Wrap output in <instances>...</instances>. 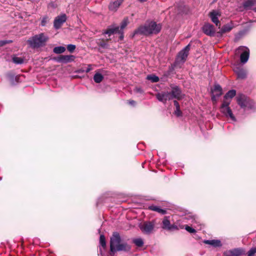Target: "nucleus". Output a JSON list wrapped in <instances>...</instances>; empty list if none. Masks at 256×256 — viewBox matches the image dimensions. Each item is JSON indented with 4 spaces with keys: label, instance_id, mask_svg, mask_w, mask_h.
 Returning a JSON list of instances; mask_svg holds the SVG:
<instances>
[{
    "label": "nucleus",
    "instance_id": "1",
    "mask_svg": "<svg viewBox=\"0 0 256 256\" xmlns=\"http://www.w3.org/2000/svg\"><path fill=\"white\" fill-rule=\"evenodd\" d=\"M162 26L160 24H157L154 22H150L146 24L144 26H140L134 30V35L143 34L148 36L158 34L161 30Z\"/></svg>",
    "mask_w": 256,
    "mask_h": 256
},
{
    "label": "nucleus",
    "instance_id": "2",
    "mask_svg": "<svg viewBox=\"0 0 256 256\" xmlns=\"http://www.w3.org/2000/svg\"><path fill=\"white\" fill-rule=\"evenodd\" d=\"M48 40V37L41 33L30 38L28 42L32 48H36L44 46Z\"/></svg>",
    "mask_w": 256,
    "mask_h": 256
},
{
    "label": "nucleus",
    "instance_id": "3",
    "mask_svg": "<svg viewBox=\"0 0 256 256\" xmlns=\"http://www.w3.org/2000/svg\"><path fill=\"white\" fill-rule=\"evenodd\" d=\"M237 102L238 105L242 108H248L252 109L254 106L253 102L250 98H248L244 94H240L236 97Z\"/></svg>",
    "mask_w": 256,
    "mask_h": 256
},
{
    "label": "nucleus",
    "instance_id": "4",
    "mask_svg": "<svg viewBox=\"0 0 256 256\" xmlns=\"http://www.w3.org/2000/svg\"><path fill=\"white\" fill-rule=\"evenodd\" d=\"M121 242V238L120 234L117 232L113 233L110 240V251L111 253L117 252V248Z\"/></svg>",
    "mask_w": 256,
    "mask_h": 256
},
{
    "label": "nucleus",
    "instance_id": "5",
    "mask_svg": "<svg viewBox=\"0 0 256 256\" xmlns=\"http://www.w3.org/2000/svg\"><path fill=\"white\" fill-rule=\"evenodd\" d=\"M156 224V220L146 221L140 226V228L144 234H149L152 232Z\"/></svg>",
    "mask_w": 256,
    "mask_h": 256
},
{
    "label": "nucleus",
    "instance_id": "6",
    "mask_svg": "<svg viewBox=\"0 0 256 256\" xmlns=\"http://www.w3.org/2000/svg\"><path fill=\"white\" fill-rule=\"evenodd\" d=\"M236 54H240V62L246 63L250 56V50L248 48L244 46H240L236 50Z\"/></svg>",
    "mask_w": 256,
    "mask_h": 256
},
{
    "label": "nucleus",
    "instance_id": "7",
    "mask_svg": "<svg viewBox=\"0 0 256 256\" xmlns=\"http://www.w3.org/2000/svg\"><path fill=\"white\" fill-rule=\"evenodd\" d=\"M230 104V101L224 100L221 106L220 111L226 116L230 118L233 121H236V119L229 107Z\"/></svg>",
    "mask_w": 256,
    "mask_h": 256
},
{
    "label": "nucleus",
    "instance_id": "8",
    "mask_svg": "<svg viewBox=\"0 0 256 256\" xmlns=\"http://www.w3.org/2000/svg\"><path fill=\"white\" fill-rule=\"evenodd\" d=\"M168 216H164L162 222V228L170 231L178 230L180 228L182 229L184 228L183 226H178L176 224H171Z\"/></svg>",
    "mask_w": 256,
    "mask_h": 256
},
{
    "label": "nucleus",
    "instance_id": "9",
    "mask_svg": "<svg viewBox=\"0 0 256 256\" xmlns=\"http://www.w3.org/2000/svg\"><path fill=\"white\" fill-rule=\"evenodd\" d=\"M190 44H188L178 52L176 58V60L178 62L184 63L186 60L190 50Z\"/></svg>",
    "mask_w": 256,
    "mask_h": 256
},
{
    "label": "nucleus",
    "instance_id": "10",
    "mask_svg": "<svg viewBox=\"0 0 256 256\" xmlns=\"http://www.w3.org/2000/svg\"><path fill=\"white\" fill-rule=\"evenodd\" d=\"M128 24V18H125L122 22L120 28L118 26H116L113 28H109L106 31L104 34H108L109 36H110L114 34L120 33V31L122 30L127 26Z\"/></svg>",
    "mask_w": 256,
    "mask_h": 256
},
{
    "label": "nucleus",
    "instance_id": "11",
    "mask_svg": "<svg viewBox=\"0 0 256 256\" xmlns=\"http://www.w3.org/2000/svg\"><path fill=\"white\" fill-rule=\"evenodd\" d=\"M172 90L170 92V95L172 97V100L176 99L178 100H181L183 98L181 90L180 88L176 86H171Z\"/></svg>",
    "mask_w": 256,
    "mask_h": 256
},
{
    "label": "nucleus",
    "instance_id": "12",
    "mask_svg": "<svg viewBox=\"0 0 256 256\" xmlns=\"http://www.w3.org/2000/svg\"><path fill=\"white\" fill-rule=\"evenodd\" d=\"M157 99L164 104H166L167 100H172V97L170 95V92H162L156 94Z\"/></svg>",
    "mask_w": 256,
    "mask_h": 256
},
{
    "label": "nucleus",
    "instance_id": "13",
    "mask_svg": "<svg viewBox=\"0 0 256 256\" xmlns=\"http://www.w3.org/2000/svg\"><path fill=\"white\" fill-rule=\"evenodd\" d=\"M209 16L211 18L212 21L216 24V25L220 28V22L218 20V17L220 16V13L217 10H212Z\"/></svg>",
    "mask_w": 256,
    "mask_h": 256
},
{
    "label": "nucleus",
    "instance_id": "14",
    "mask_svg": "<svg viewBox=\"0 0 256 256\" xmlns=\"http://www.w3.org/2000/svg\"><path fill=\"white\" fill-rule=\"evenodd\" d=\"M204 32L208 36H214L215 34L214 26L210 24H205L202 27Z\"/></svg>",
    "mask_w": 256,
    "mask_h": 256
},
{
    "label": "nucleus",
    "instance_id": "15",
    "mask_svg": "<svg viewBox=\"0 0 256 256\" xmlns=\"http://www.w3.org/2000/svg\"><path fill=\"white\" fill-rule=\"evenodd\" d=\"M233 27L234 26L232 22L224 24L217 32L218 36H222L224 34L230 32Z\"/></svg>",
    "mask_w": 256,
    "mask_h": 256
},
{
    "label": "nucleus",
    "instance_id": "16",
    "mask_svg": "<svg viewBox=\"0 0 256 256\" xmlns=\"http://www.w3.org/2000/svg\"><path fill=\"white\" fill-rule=\"evenodd\" d=\"M64 22V14H62L56 16L54 22V26L56 29H58Z\"/></svg>",
    "mask_w": 256,
    "mask_h": 256
},
{
    "label": "nucleus",
    "instance_id": "17",
    "mask_svg": "<svg viewBox=\"0 0 256 256\" xmlns=\"http://www.w3.org/2000/svg\"><path fill=\"white\" fill-rule=\"evenodd\" d=\"M124 0H115L110 3L109 9L112 11H116Z\"/></svg>",
    "mask_w": 256,
    "mask_h": 256
},
{
    "label": "nucleus",
    "instance_id": "18",
    "mask_svg": "<svg viewBox=\"0 0 256 256\" xmlns=\"http://www.w3.org/2000/svg\"><path fill=\"white\" fill-rule=\"evenodd\" d=\"M242 253V251L239 248H234L224 252L225 256H240Z\"/></svg>",
    "mask_w": 256,
    "mask_h": 256
},
{
    "label": "nucleus",
    "instance_id": "19",
    "mask_svg": "<svg viewBox=\"0 0 256 256\" xmlns=\"http://www.w3.org/2000/svg\"><path fill=\"white\" fill-rule=\"evenodd\" d=\"M234 72L236 74L238 78L240 79H244L246 76V71L242 68H236L234 69Z\"/></svg>",
    "mask_w": 256,
    "mask_h": 256
},
{
    "label": "nucleus",
    "instance_id": "20",
    "mask_svg": "<svg viewBox=\"0 0 256 256\" xmlns=\"http://www.w3.org/2000/svg\"><path fill=\"white\" fill-rule=\"evenodd\" d=\"M131 249V246L128 244L126 242L120 243V245L118 246L117 251H124L126 252H128L130 251Z\"/></svg>",
    "mask_w": 256,
    "mask_h": 256
},
{
    "label": "nucleus",
    "instance_id": "21",
    "mask_svg": "<svg viewBox=\"0 0 256 256\" xmlns=\"http://www.w3.org/2000/svg\"><path fill=\"white\" fill-rule=\"evenodd\" d=\"M206 244L212 246L214 247H219L222 246L221 242L220 240H206L204 242Z\"/></svg>",
    "mask_w": 256,
    "mask_h": 256
},
{
    "label": "nucleus",
    "instance_id": "22",
    "mask_svg": "<svg viewBox=\"0 0 256 256\" xmlns=\"http://www.w3.org/2000/svg\"><path fill=\"white\" fill-rule=\"evenodd\" d=\"M256 2V0H247L244 2L243 4L244 8L245 10H250Z\"/></svg>",
    "mask_w": 256,
    "mask_h": 256
},
{
    "label": "nucleus",
    "instance_id": "23",
    "mask_svg": "<svg viewBox=\"0 0 256 256\" xmlns=\"http://www.w3.org/2000/svg\"><path fill=\"white\" fill-rule=\"evenodd\" d=\"M148 208L152 210L157 212H158L162 214H164L166 212V210L162 209L156 206H150L148 207Z\"/></svg>",
    "mask_w": 256,
    "mask_h": 256
},
{
    "label": "nucleus",
    "instance_id": "24",
    "mask_svg": "<svg viewBox=\"0 0 256 256\" xmlns=\"http://www.w3.org/2000/svg\"><path fill=\"white\" fill-rule=\"evenodd\" d=\"M213 92L215 93V96L217 97L222 95V88L220 84H217L214 85Z\"/></svg>",
    "mask_w": 256,
    "mask_h": 256
},
{
    "label": "nucleus",
    "instance_id": "25",
    "mask_svg": "<svg viewBox=\"0 0 256 256\" xmlns=\"http://www.w3.org/2000/svg\"><path fill=\"white\" fill-rule=\"evenodd\" d=\"M12 60L14 63L17 64H20L24 63V59L21 57H18L17 56L14 55L12 56Z\"/></svg>",
    "mask_w": 256,
    "mask_h": 256
},
{
    "label": "nucleus",
    "instance_id": "26",
    "mask_svg": "<svg viewBox=\"0 0 256 256\" xmlns=\"http://www.w3.org/2000/svg\"><path fill=\"white\" fill-rule=\"evenodd\" d=\"M103 79V76L98 72L96 73L94 76V80L96 83H100Z\"/></svg>",
    "mask_w": 256,
    "mask_h": 256
},
{
    "label": "nucleus",
    "instance_id": "27",
    "mask_svg": "<svg viewBox=\"0 0 256 256\" xmlns=\"http://www.w3.org/2000/svg\"><path fill=\"white\" fill-rule=\"evenodd\" d=\"M236 94V91L234 90H229L224 96V98L227 99L228 98H234Z\"/></svg>",
    "mask_w": 256,
    "mask_h": 256
},
{
    "label": "nucleus",
    "instance_id": "28",
    "mask_svg": "<svg viewBox=\"0 0 256 256\" xmlns=\"http://www.w3.org/2000/svg\"><path fill=\"white\" fill-rule=\"evenodd\" d=\"M146 79L150 80L152 82H156L159 80L158 77L154 74L147 76Z\"/></svg>",
    "mask_w": 256,
    "mask_h": 256
},
{
    "label": "nucleus",
    "instance_id": "29",
    "mask_svg": "<svg viewBox=\"0 0 256 256\" xmlns=\"http://www.w3.org/2000/svg\"><path fill=\"white\" fill-rule=\"evenodd\" d=\"M133 242L138 247H141L144 244L143 240L141 238L134 239Z\"/></svg>",
    "mask_w": 256,
    "mask_h": 256
},
{
    "label": "nucleus",
    "instance_id": "30",
    "mask_svg": "<svg viewBox=\"0 0 256 256\" xmlns=\"http://www.w3.org/2000/svg\"><path fill=\"white\" fill-rule=\"evenodd\" d=\"M76 56L73 55H65V63L73 62Z\"/></svg>",
    "mask_w": 256,
    "mask_h": 256
},
{
    "label": "nucleus",
    "instance_id": "31",
    "mask_svg": "<svg viewBox=\"0 0 256 256\" xmlns=\"http://www.w3.org/2000/svg\"><path fill=\"white\" fill-rule=\"evenodd\" d=\"M50 18L47 16H44L42 17L40 25L42 26H46V24H48L50 20Z\"/></svg>",
    "mask_w": 256,
    "mask_h": 256
},
{
    "label": "nucleus",
    "instance_id": "32",
    "mask_svg": "<svg viewBox=\"0 0 256 256\" xmlns=\"http://www.w3.org/2000/svg\"><path fill=\"white\" fill-rule=\"evenodd\" d=\"M54 52L55 54H60L64 52V46H56L54 48Z\"/></svg>",
    "mask_w": 256,
    "mask_h": 256
},
{
    "label": "nucleus",
    "instance_id": "33",
    "mask_svg": "<svg viewBox=\"0 0 256 256\" xmlns=\"http://www.w3.org/2000/svg\"><path fill=\"white\" fill-rule=\"evenodd\" d=\"M100 244L104 248H105L106 246V240L104 236L101 234L100 237Z\"/></svg>",
    "mask_w": 256,
    "mask_h": 256
},
{
    "label": "nucleus",
    "instance_id": "34",
    "mask_svg": "<svg viewBox=\"0 0 256 256\" xmlns=\"http://www.w3.org/2000/svg\"><path fill=\"white\" fill-rule=\"evenodd\" d=\"M76 48V46L74 44H70L66 46L67 50L70 53L73 52L74 51Z\"/></svg>",
    "mask_w": 256,
    "mask_h": 256
},
{
    "label": "nucleus",
    "instance_id": "35",
    "mask_svg": "<svg viewBox=\"0 0 256 256\" xmlns=\"http://www.w3.org/2000/svg\"><path fill=\"white\" fill-rule=\"evenodd\" d=\"M185 230L190 233H194L196 232V230L188 226H185Z\"/></svg>",
    "mask_w": 256,
    "mask_h": 256
},
{
    "label": "nucleus",
    "instance_id": "36",
    "mask_svg": "<svg viewBox=\"0 0 256 256\" xmlns=\"http://www.w3.org/2000/svg\"><path fill=\"white\" fill-rule=\"evenodd\" d=\"M11 40H0V47L6 44L12 42Z\"/></svg>",
    "mask_w": 256,
    "mask_h": 256
},
{
    "label": "nucleus",
    "instance_id": "37",
    "mask_svg": "<svg viewBox=\"0 0 256 256\" xmlns=\"http://www.w3.org/2000/svg\"><path fill=\"white\" fill-rule=\"evenodd\" d=\"M256 253V248H252L248 252V256H253Z\"/></svg>",
    "mask_w": 256,
    "mask_h": 256
},
{
    "label": "nucleus",
    "instance_id": "38",
    "mask_svg": "<svg viewBox=\"0 0 256 256\" xmlns=\"http://www.w3.org/2000/svg\"><path fill=\"white\" fill-rule=\"evenodd\" d=\"M174 114L178 116H182V112L180 111V108H176V110L174 111Z\"/></svg>",
    "mask_w": 256,
    "mask_h": 256
},
{
    "label": "nucleus",
    "instance_id": "39",
    "mask_svg": "<svg viewBox=\"0 0 256 256\" xmlns=\"http://www.w3.org/2000/svg\"><path fill=\"white\" fill-rule=\"evenodd\" d=\"M57 61L62 62L64 60V56H60L56 58Z\"/></svg>",
    "mask_w": 256,
    "mask_h": 256
},
{
    "label": "nucleus",
    "instance_id": "40",
    "mask_svg": "<svg viewBox=\"0 0 256 256\" xmlns=\"http://www.w3.org/2000/svg\"><path fill=\"white\" fill-rule=\"evenodd\" d=\"M99 45L103 48H108V44L106 42H101L99 44Z\"/></svg>",
    "mask_w": 256,
    "mask_h": 256
},
{
    "label": "nucleus",
    "instance_id": "41",
    "mask_svg": "<svg viewBox=\"0 0 256 256\" xmlns=\"http://www.w3.org/2000/svg\"><path fill=\"white\" fill-rule=\"evenodd\" d=\"M92 70V66L90 64H89L88 66V67L85 70V72L88 73V72H90Z\"/></svg>",
    "mask_w": 256,
    "mask_h": 256
},
{
    "label": "nucleus",
    "instance_id": "42",
    "mask_svg": "<svg viewBox=\"0 0 256 256\" xmlns=\"http://www.w3.org/2000/svg\"><path fill=\"white\" fill-rule=\"evenodd\" d=\"M134 91L137 92H140V93L142 92V88H136L134 90Z\"/></svg>",
    "mask_w": 256,
    "mask_h": 256
},
{
    "label": "nucleus",
    "instance_id": "43",
    "mask_svg": "<svg viewBox=\"0 0 256 256\" xmlns=\"http://www.w3.org/2000/svg\"><path fill=\"white\" fill-rule=\"evenodd\" d=\"M174 105L176 106V108H180V104H179L178 102L176 100H174Z\"/></svg>",
    "mask_w": 256,
    "mask_h": 256
},
{
    "label": "nucleus",
    "instance_id": "44",
    "mask_svg": "<svg viewBox=\"0 0 256 256\" xmlns=\"http://www.w3.org/2000/svg\"><path fill=\"white\" fill-rule=\"evenodd\" d=\"M128 103L130 104H135V102L134 100H130Z\"/></svg>",
    "mask_w": 256,
    "mask_h": 256
},
{
    "label": "nucleus",
    "instance_id": "45",
    "mask_svg": "<svg viewBox=\"0 0 256 256\" xmlns=\"http://www.w3.org/2000/svg\"><path fill=\"white\" fill-rule=\"evenodd\" d=\"M140 2H146V1L147 0H138Z\"/></svg>",
    "mask_w": 256,
    "mask_h": 256
},
{
    "label": "nucleus",
    "instance_id": "46",
    "mask_svg": "<svg viewBox=\"0 0 256 256\" xmlns=\"http://www.w3.org/2000/svg\"><path fill=\"white\" fill-rule=\"evenodd\" d=\"M253 10H254L255 12H256V8H254L253 9Z\"/></svg>",
    "mask_w": 256,
    "mask_h": 256
}]
</instances>
